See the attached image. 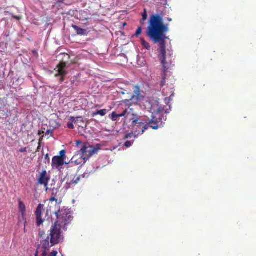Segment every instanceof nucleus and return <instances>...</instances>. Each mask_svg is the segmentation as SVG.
I'll use <instances>...</instances> for the list:
<instances>
[{
    "mask_svg": "<svg viewBox=\"0 0 256 256\" xmlns=\"http://www.w3.org/2000/svg\"><path fill=\"white\" fill-rule=\"evenodd\" d=\"M38 256V251L37 250L35 254V256Z\"/></svg>",
    "mask_w": 256,
    "mask_h": 256,
    "instance_id": "35",
    "label": "nucleus"
},
{
    "mask_svg": "<svg viewBox=\"0 0 256 256\" xmlns=\"http://www.w3.org/2000/svg\"><path fill=\"white\" fill-rule=\"evenodd\" d=\"M147 17H148V16H147L146 11V10L144 9V12L142 14V18L140 20V22L142 24H144V22L147 19Z\"/></svg>",
    "mask_w": 256,
    "mask_h": 256,
    "instance_id": "18",
    "label": "nucleus"
},
{
    "mask_svg": "<svg viewBox=\"0 0 256 256\" xmlns=\"http://www.w3.org/2000/svg\"><path fill=\"white\" fill-rule=\"evenodd\" d=\"M132 124H136L138 122V118H136V119H134V120H132Z\"/></svg>",
    "mask_w": 256,
    "mask_h": 256,
    "instance_id": "32",
    "label": "nucleus"
},
{
    "mask_svg": "<svg viewBox=\"0 0 256 256\" xmlns=\"http://www.w3.org/2000/svg\"><path fill=\"white\" fill-rule=\"evenodd\" d=\"M82 116H78V117H77V118H74V116H71L70 118V120L72 122H74L75 123L76 122V119H79V118H82Z\"/></svg>",
    "mask_w": 256,
    "mask_h": 256,
    "instance_id": "24",
    "label": "nucleus"
},
{
    "mask_svg": "<svg viewBox=\"0 0 256 256\" xmlns=\"http://www.w3.org/2000/svg\"><path fill=\"white\" fill-rule=\"evenodd\" d=\"M64 164V158L58 156H54L52 159V166L58 168Z\"/></svg>",
    "mask_w": 256,
    "mask_h": 256,
    "instance_id": "10",
    "label": "nucleus"
},
{
    "mask_svg": "<svg viewBox=\"0 0 256 256\" xmlns=\"http://www.w3.org/2000/svg\"><path fill=\"white\" fill-rule=\"evenodd\" d=\"M132 142H130V141H126L125 144H124V146L126 147V148H129L130 146H132Z\"/></svg>",
    "mask_w": 256,
    "mask_h": 256,
    "instance_id": "26",
    "label": "nucleus"
},
{
    "mask_svg": "<svg viewBox=\"0 0 256 256\" xmlns=\"http://www.w3.org/2000/svg\"><path fill=\"white\" fill-rule=\"evenodd\" d=\"M169 106L170 107V106ZM164 107H165L164 106H159L156 109V110L154 112V114H162L164 112L166 114H168L170 112V110L167 109V110H165Z\"/></svg>",
    "mask_w": 256,
    "mask_h": 256,
    "instance_id": "11",
    "label": "nucleus"
},
{
    "mask_svg": "<svg viewBox=\"0 0 256 256\" xmlns=\"http://www.w3.org/2000/svg\"><path fill=\"white\" fill-rule=\"evenodd\" d=\"M58 156L61 158H64V160L66 158V151L64 150H62L60 152V156Z\"/></svg>",
    "mask_w": 256,
    "mask_h": 256,
    "instance_id": "23",
    "label": "nucleus"
},
{
    "mask_svg": "<svg viewBox=\"0 0 256 256\" xmlns=\"http://www.w3.org/2000/svg\"><path fill=\"white\" fill-rule=\"evenodd\" d=\"M76 122L78 120V119H76Z\"/></svg>",
    "mask_w": 256,
    "mask_h": 256,
    "instance_id": "40",
    "label": "nucleus"
},
{
    "mask_svg": "<svg viewBox=\"0 0 256 256\" xmlns=\"http://www.w3.org/2000/svg\"><path fill=\"white\" fill-rule=\"evenodd\" d=\"M44 234V232L43 230H42V231H40V232H39V236H40V237H42V236Z\"/></svg>",
    "mask_w": 256,
    "mask_h": 256,
    "instance_id": "33",
    "label": "nucleus"
},
{
    "mask_svg": "<svg viewBox=\"0 0 256 256\" xmlns=\"http://www.w3.org/2000/svg\"><path fill=\"white\" fill-rule=\"evenodd\" d=\"M80 180V177L79 176H75L73 179L70 182V184H77Z\"/></svg>",
    "mask_w": 256,
    "mask_h": 256,
    "instance_id": "17",
    "label": "nucleus"
},
{
    "mask_svg": "<svg viewBox=\"0 0 256 256\" xmlns=\"http://www.w3.org/2000/svg\"><path fill=\"white\" fill-rule=\"evenodd\" d=\"M57 192H58V189L57 188H53L52 190V196L56 197V196Z\"/></svg>",
    "mask_w": 256,
    "mask_h": 256,
    "instance_id": "25",
    "label": "nucleus"
},
{
    "mask_svg": "<svg viewBox=\"0 0 256 256\" xmlns=\"http://www.w3.org/2000/svg\"><path fill=\"white\" fill-rule=\"evenodd\" d=\"M72 27L75 30L78 34L84 35L86 34V30L78 27L76 25H72Z\"/></svg>",
    "mask_w": 256,
    "mask_h": 256,
    "instance_id": "13",
    "label": "nucleus"
},
{
    "mask_svg": "<svg viewBox=\"0 0 256 256\" xmlns=\"http://www.w3.org/2000/svg\"><path fill=\"white\" fill-rule=\"evenodd\" d=\"M166 72L164 71V74H163V76H162V80L161 81V82H160V86L162 87L164 86L165 85V84H166Z\"/></svg>",
    "mask_w": 256,
    "mask_h": 256,
    "instance_id": "21",
    "label": "nucleus"
},
{
    "mask_svg": "<svg viewBox=\"0 0 256 256\" xmlns=\"http://www.w3.org/2000/svg\"><path fill=\"white\" fill-rule=\"evenodd\" d=\"M77 146L82 144V142L80 140H76V142Z\"/></svg>",
    "mask_w": 256,
    "mask_h": 256,
    "instance_id": "34",
    "label": "nucleus"
},
{
    "mask_svg": "<svg viewBox=\"0 0 256 256\" xmlns=\"http://www.w3.org/2000/svg\"><path fill=\"white\" fill-rule=\"evenodd\" d=\"M106 114V110L103 109L101 110H98L96 112H92V116L94 117L97 115H100L102 116H104Z\"/></svg>",
    "mask_w": 256,
    "mask_h": 256,
    "instance_id": "14",
    "label": "nucleus"
},
{
    "mask_svg": "<svg viewBox=\"0 0 256 256\" xmlns=\"http://www.w3.org/2000/svg\"><path fill=\"white\" fill-rule=\"evenodd\" d=\"M50 202H54L55 201L56 203L58 202V199L56 198V197L54 196H51V198L50 199Z\"/></svg>",
    "mask_w": 256,
    "mask_h": 256,
    "instance_id": "28",
    "label": "nucleus"
},
{
    "mask_svg": "<svg viewBox=\"0 0 256 256\" xmlns=\"http://www.w3.org/2000/svg\"><path fill=\"white\" fill-rule=\"evenodd\" d=\"M159 121H158V118L156 117L152 116V118L148 122V125H145L144 126L142 129V134L146 130L148 127L152 128L154 130H158V123L159 122H161L162 120V118L160 117L158 118Z\"/></svg>",
    "mask_w": 256,
    "mask_h": 256,
    "instance_id": "6",
    "label": "nucleus"
},
{
    "mask_svg": "<svg viewBox=\"0 0 256 256\" xmlns=\"http://www.w3.org/2000/svg\"><path fill=\"white\" fill-rule=\"evenodd\" d=\"M50 180V176L48 174L46 170H44L40 173L38 178V184L44 185L46 191H47L48 190V184Z\"/></svg>",
    "mask_w": 256,
    "mask_h": 256,
    "instance_id": "4",
    "label": "nucleus"
},
{
    "mask_svg": "<svg viewBox=\"0 0 256 256\" xmlns=\"http://www.w3.org/2000/svg\"><path fill=\"white\" fill-rule=\"evenodd\" d=\"M134 96H132V98H134V96L136 97H138L140 94V88L138 86H134Z\"/></svg>",
    "mask_w": 256,
    "mask_h": 256,
    "instance_id": "16",
    "label": "nucleus"
},
{
    "mask_svg": "<svg viewBox=\"0 0 256 256\" xmlns=\"http://www.w3.org/2000/svg\"><path fill=\"white\" fill-rule=\"evenodd\" d=\"M48 154H47L46 156V158H48Z\"/></svg>",
    "mask_w": 256,
    "mask_h": 256,
    "instance_id": "39",
    "label": "nucleus"
},
{
    "mask_svg": "<svg viewBox=\"0 0 256 256\" xmlns=\"http://www.w3.org/2000/svg\"><path fill=\"white\" fill-rule=\"evenodd\" d=\"M131 136H132V134H126V136H124V139H128V138H130Z\"/></svg>",
    "mask_w": 256,
    "mask_h": 256,
    "instance_id": "31",
    "label": "nucleus"
},
{
    "mask_svg": "<svg viewBox=\"0 0 256 256\" xmlns=\"http://www.w3.org/2000/svg\"><path fill=\"white\" fill-rule=\"evenodd\" d=\"M168 22H171V21H172V19H171L170 18H168Z\"/></svg>",
    "mask_w": 256,
    "mask_h": 256,
    "instance_id": "36",
    "label": "nucleus"
},
{
    "mask_svg": "<svg viewBox=\"0 0 256 256\" xmlns=\"http://www.w3.org/2000/svg\"><path fill=\"white\" fill-rule=\"evenodd\" d=\"M66 63L64 62H60L57 66L56 68L58 72L55 74V76L58 77L60 76V83H62L64 80V76L67 74V72L66 70Z\"/></svg>",
    "mask_w": 256,
    "mask_h": 256,
    "instance_id": "5",
    "label": "nucleus"
},
{
    "mask_svg": "<svg viewBox=\"0 0 256 256\" xmlns=\"http://www.w3.org/2000/svg\"><path fill=\"white\" fill-rule=\"evenodd\" d=\"M118 118V114L116 112H112L110 117V119L114 122L116 121Z\"/></svg>",
    "mask_w": 256,
    "mask_h": 256,
    "instance_id": "20",
    "label": "nucleus"
},
{
    "mask_svg": "<svg viewBox=\"0 0 256 256\" xmlns=\"http://www.w3.org/2000/svg\"><path fill=\"white\" fill-rule=\"evenodd\" d=\"M142 26H138V29L135 34V36L136 37H138L142 34Z\"/></svg>",
    "mask_w": 256,
    "mask_h": 256,
    "instance_id": "22",
    "label": "nucleus"
},
{
    "mask_svg": "<svg viewBox=\"0 0 256 256\" xmlns=\"http://www.w3.org/2000/svg\"><path fill=\"white\" fill-rule=\"evenodd\" d=\"M162 94L164 96H168L165 98L164 102L167 105L169 106V104L172 100V97L174 96V88L168 87L164 88L162 90Z\"/></svg>",
    "mask_w": 256,
    "mask_h": 256,
    "instance_id": "9",
    "label": "nucleus"
},
{
    "mask_svg": "<svg viewBox=\"0 0 256 256\" xmlns=\"http://www.w3.org/2000/svg\"><path fill=\"white\" fill-rule=\"evenodd\" d=\"M54 214L57 220L51 227L50 236L47 237L42 244L43 248L49 249L50 247L60 243L62 238L61 229L66 230V225L73 219L70 212L66 210H59Z\"/></svg>",
    "mask_w": 256,
    "mask_h": 256,
    "instance_id": "2",
    "label": "nucleus"
},
{
    "mask_svg": "<svg viewBox=\"0 0 256 256\" xmlns=\"http://www.w3.org/2000/svg\"><path fill=\"white\" fill-rule=\"evenodd\" d=\"M169 31L168 24H164L162 18L158 14H152L150 17L146 29V36L154 44H158L160 54L158 58L166 72L172 64L171 55H166V33Z\"/></svg>",
    "mask_w": 256,
    "mask_h": 256,
    "instance_id": "1",
    "label": "nucleus"
},
{
    "mask_svg": "<svg viewBox=\"0 0 256 256\" xmlns=\"http://www.w3.org/2000/svg\"><path fill=\"white\" fill-rule=\"evenodd\" d=\"M140 42L142 45L146 50H149L150 48V44L146 41L144 38L140 39Z\"/></svg>",
    "mask_w": 256,
    "mask_h": 256,
    "instance_id": "15",
    "label": "nucleus"
},
{
    "mask_svg": "<svg viewBox=\"0 0 256 256\" xmlns=\"http://www.w3.org/2000/svg\"><path fill=\"white\" fill-rule=\"evenodd\" d=\"M132 114L133 116H137V115H136V114Z\"/></svg>",
    "mask_w": 256,
    "mask_h": 256,
    "instance_id": "38",
    "label": "nucleus"
},
{
    "mask_svg": "<svg viewBox=\"0 0 256 256\" xmlns=\"http://www.w3.org/2000/svg\"><path fill=\"white\" fill-rule=\"evenodd\" d=\"M20 152H27V148H23L19 150Z\"/></svg>",
    "mask_w": 256,
    "mask_h": 256,
    "instance_id": "30",
    "label": "nucleus"
},
{
    "mask_svg": "<svg viewBox=\"0 0 256 256\" xmlns=\"http://www.w3.org/2000/svg\"><path fill=\"white\" fill-rule=\"evenodd\" d=\"M101 146L96 144V146L85 144L80 149V152H82L84 160H88L94 154L98 153L100 149Z\"/></svg>",
    "mask_w": 256,
    "mask_h": 256,
    "instance_id": "3",
    "label": "nucleus"
},
{
    "mask_svg": "<svg viewBox=\"0 0 256 256\" xmlns=\"http://www.w3.org/2000/svg\"><path fill=\"white\" fill-rule=\"evenodd\" d=\"M44 212V205L42 204H39L35 212V214L36 218V224L38 226H40L44 222V220H43L42 217Z\"/></svg>",
    "mask_w": 256,
    "mask_h": 256,
    "instance_id": "7",
    "label": "nucleus"
},
{
    "mask_svg": "<svg viewBox=\"0 0 256 256\" xmlns=\"http://www.w3.org/2000/svg\"><path fill=\"white\" fill-rule=\"evenodd\" d=\"M12 17L14 18V19H16L18 20H20L22 19V16H14V15H12Z\"/></svg>",
    "mask_w": 256,
    "mask_h": 256,
    "instance_id": "29",
    "label": "nucleus"
},
{
    "mask_svg": "<svg viewBox=\"0 0 256 256\" xmlns=\"http://www.w3.org/2000/svg\"><path fill=\"white\" fill-rule=\"evenodd\" d=\"M18 210L19 212L21 214V219L20 218L18 223L21 222V220L24 222L25 225L27 224L26 219V207L25 204L20 199H18Z\"/></svg>",
    "mask_w": 256,
    "mask_h": 256,
    "instance_id": "8",
    "label": "nucleus"
},
{
    "mask_svg": "<svg viewBox=\"0 0 256 256\" xmlns=\"http://www.w3.org/2000/svg\"><path fill=\"white\" fill-rule=\"evenodd\" d=\"M68 128L70 129H74V125L73 124L72 122H68Z\"/></svg>",
    "mask_w": 256,
    "mask_h": 256,
    "instance_id": "27",
    "label": "nucleus"
},
{
    "mask_svg": "<svg viewBox=\"0 0 256 256\" xmlns=\"http://www.w3.org/2000/svg\"><path fill=\"white\" fill-rule=\"evenodd\" d=\"M130 112L128 111V110H125L122 113L118 114V117L120 118L124 116H126L127 117H128L130 115Z\"/></svg>",
    "mask_w": 256,
    "mask_h": 256,
    "instance_id": "19",
    "label": "nucleus"
},
{
    "mask_svg": "<svg viewBox=\"0 0 256 256\" xmlns=\"http://www.w3.org/2000/svg\"><path fill=\"white\" fill-rule=\"evenodd\" d=\"M48 250V249L44 248L41 256H56L58 254V252L56 250H54L51 252H49Z\"/></svg>",
    "mask_w": 256,
    "mask_h": 256,
    "instance_id": "12",
    "label": "nucleus"
},
{
    "mask_svg": "<svg viewBox=\"0 0 256 256\" xmlns=\"http://www.w3.org/2000/svg\"><path fill=\"white\" fill-rule=\"evenodd\" d=\"M24 232H26V226H25V224H24Z\"/></svg>",
    "mask_w": 256,
    "mask_h": 256,
    "instance_id": "37",
    "label": "nucleus"
}]
</instances>
